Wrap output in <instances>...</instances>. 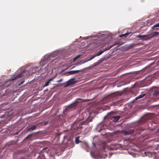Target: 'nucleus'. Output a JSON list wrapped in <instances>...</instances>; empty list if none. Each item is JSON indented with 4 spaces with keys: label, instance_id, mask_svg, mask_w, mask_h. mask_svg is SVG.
Here are the masks:
<instances>
[{
    "label": "nucleus",
    "instance_id": "obj_27",
    "mask_svg": "<svg viewBox=\"0 0 159 159\" xmlns=\"http://www.w3.org/2000/svg\"><path fill=\"white\" fill-rule=\"evenodd\" d=\"M19 133V132H16L14 134H13V135H17Z\"/></svg>",
    "mask_w": 159,
    "mask_h": 159
},
{
    "label": "nucleus",
    "instance_id": "obj_18",
    "mask_svg": "<svg viewBox=\"0 0 159 159\" xmlns=\"http://www.w3.org/2000/svg\"><path fill=\"white\" fill-rule=\"evenodd\" d=\"M1 112H0V113ZM8 113H6L5 114L2 115L0 116V118H7L8 117Z\"/></svg>",
    "mask_w": 159,
    "mask_h": 159
},
{
    "label": "nucleus",
    "instance_id": "obj_21",
    "mask_svg": "<svg viewBox=\"0 0 159 159\" xmlns=\"http://www.w3.org/2000/svg\"><path fill=\"white\" fill-rule=\"evenodd\" d=\"M147 36V35H139L137 37H138L139 38H141V39H143V38L146 37Z\"/></svg>",
    "mask_w": 159,
    "mask_h": 159
},
{
    "label": "nucleus",
    "instance_id": "obj_32",
    "mask_svg": "<svg viewBox=\"0 0 159 159\" xmlns=\"http://www.w3.org/2000/svg\"><path fill=\"white\" fill-rule=\"evenodd\" d=\"M93 145H94V146H95V143H93Z\"/></svg>",
    "mask_w": 159,
    "mask_h": 159
},
{
    "label": "nucleus",
    "instance_id": "obj_2",
    "mask_svg": "<svg viewBox=\"0 0 159 159\" xmlns=\"http://www.w3.org/2000/svg\"><path fill=\"white\" fill-rule=\"evenodd\" d=\"M111 113L110 112L108 113L107 115L104 117V119L106 118H108L114 122H116L120 118V116H112L111 115Z\"/></svg>",
    "mask_w": 159,
    "mask_h": 159
},
{
    "label": "nucleus",
    "instance_id": "obj_17",
    "mask_svg": "<svg viewBox=\"0 0 159 159\" xmlns=\"http://www.w3.org/2000/svg\"><path fill=\"white\" fill-rule=\"evenodd\" d=\"M80 136L76 137L75 139V142L76 144H78L79 143L81 142V141L79 140Z\"/></svg>",
    "mask_w": 159,
    "mask_h": 159
},
{
    "label": "nucleus",
    "instance_id": "obj_12",
    "mask_svg": "<svg viewBox=\"0 0 159 159\" xmlns=\"http://www.w3.org/2000/svg\"><path fill=\"white\" fill-rule=\"evenodd\" d=\"M54 78L49 79L45 83V84L43 86V87H45L46 86H48L50 82Z\"/></svg>",
    "mask_w": 159,
    "mask_h": 159
},
{
    "label": "nucleus",
    "instance_id": "obj_1",
    "mask_svg": "<svg viewBox=\"0 0 159 159\" xmlns=\"http://www.w3.org/2000/svg\"><path fill=\"white\" fill-rule=\"evenodd\" d=\"M38 67L37 66H35L33 68L30 69L29 71L24 70L20 74L16 75L15 77L11 79V80H13L16 79L17 78H20L23 77L24 78H27L32 74H34L38 71Z\"/></svg>",
    "mask_w": 159,
    "mask_h": 159
},
{
    "label": "nucleus",
    "instance_id": "obj_14",
    "mask_svg": "<svg viewBox=\"0 0 159 159\" xmlns=\"http://www.w3.org/2000/svg\"><path fill=\"white\" fill-rule=\"evenodd\" d=\"M156 27H159V22L154 25L152 27V28L154 30H159V28H155Z\"/></svg>",
    "mask_w": 159,
    "mask_h": 159
},
{
    "label": "nucleus",
    "instance_id": "obj_26",
    "mask_svg": "<svg viewBox=\"0 0 159 159\" xmlns=\"http://www.w3.org/2000/svg\"><path fill=\"white\" fill-rule=\"evenodd\" d=\"M62 80V79H60V80H57V82H58V83H59V82H61Z\"/></svg>",
    "mask_w": 159,
    "mask_h": 159
},
{
    "label": "nucleus",
    "instance_id": "obj_10",
    "mask_svg": "<svg viewBox=\"0 0 159 159\" xmlns=\"http://www.w3.org/2000/svg\"><path fill=\"white\" fill-rule=\"evenodd\" d=\"M159 34V33L157 32H153L151 34V36H150L147 38V40L150 39L153 37L158 35Z\"/></svg>",
    "mask_w": 159,
    "mask_h": 159
},
{
    "label": "nucleus",
    "instance_id": "obj_23",
    "mask_svg": "<svg viewBox=\"0 0 159 159\" xmlns=\"http://www.w3.org/2000/svg\"><path fill=\"white\" fill-rule=\"evenodd\" d=\"M80 57V55H78L76 57H75L74 59V60L75 61L76 60L77 58H79Z\"/></svg>",
    "mask_w": 159,
    "mask_h": 159
},
{
    "label": "nucleus",
    "instance_id": "obj_7",
    "mask_svg": "<svg viewBox=\"0 0 159 159\" xmlns=\"http://www.w3.org/2000/svg\"><path fill=\"white\" fill-rule=\"evenodd\" d=\"M134 132V129H131L128 130H124L122 132L123 134L126 136L132 134Z\"/></svg>",
    "mask_w": 159,
    "mask_h": 159
},
{
    "label": "nucleus",
    "instance_id": "obj_15",
    "mask_svg": "<svg viewBox=\"0 0 159 159\" xmlns=\"http://www.w3.org/2000/svg\"><path fill=\"white\" fill-rule=\"evenodd\" d=\"M144 96H145V93H142L141 94H140L137 96L136 97L135 99H138L139 98H143V97H144Z\"/></svg>",
    "mask_w": 159,
    "mask_h": 159
},
{
    "label": "nucleus",
    "instance_id": "obj_35",
    "mask_svg": "<svg viewBox=\"0 0 159 159\" xmlns=\"http://www.w3.org/2000/svg\"><path fill=\"white\" fill-rule=\"evenodd\" d=\"M154 106H151V107H153Z\"/></svg>",
    "mask_w": 159,
    "mask_h": 159
},
{
    "label": "nucleus",
    "instance_id": "obj_28",
    "mask_svg": "<svg viewBox=\"0 0 159 159\" xmlns=\"http://www.w3.org/2000/svg\"><path fill=\"white\" fill-rule=\"evenodd\" d=\"M24 82V81H21L20 84V85L22 84Z\"/></svg>",
    "mask_w": 159,
    "mask_h": 159
},
{
    "label": "nucleus",
    "instance_id": "obj_5",
    "mask_svg": "<svg viewBox=\"0 0 159 159\" xmlns=\"http://www.w3.org/2000/svg\"><path fill=\"white\" fill-rule=\"evenodd\" d=\"M150 119V116L148 115H145L141 118L139 120V123L143 124Z\"/></svg>",
    "mask_w": 159,
    "mask_h": 159
},
{
    "label": "nucleus",
    "instance_id": "obj_33",
    "mask_svg": "<svg viewBox=\"0 0 159 159\" xmlns=\"http://www.w3.org/2000/svg\"><path fill=\"white\" fill-rule=\"evenodd\" d=\"M100 130H98V132H100Z\"/></svg>",
    "mask_w": 159,
    "mask_h": 159
},
{
    "label": "nucleus",
    "instance_id": "obj_36",
    "mask_svg": "<svg viewBox=\"0 0 159 159\" xmlns=\"http://www.w3.org/2000/svg\"><path fill=\"white\" fill-rule=\"evenodd\" d=\"M0 159H1V158H0Z\"/></svg>",
    "mask_w": 159,
    "mask_h": 159
},
{
    "label": "nucleus",
    "instance_id": "obj_4",
    "mask_svg": "<svg viewBox=\"0 0 159 159\" xmlns=\"http://www.w3.org/2000/svg\"><path fill=\"white\" fill-rule=\"evenodd\" d=\"M115 45V44L113 45L110 47L109 48H105V49L103 51L100 50L99 52L96 53L95 55L94 56H93L91 58H90L88 60V61H89L90 60H91L92 59H93V58H94L95 57L98 56L100 55L102 53H103L104 51L110 49L111 48H112L113 46H114Z\"/></svg>",
    "mask_w": 159,
    "mask_h": 159
},
{
    "label": "nucleus",
    "instance_id": "obj_13",
    "mask_svg": "<svg viewBox=\"0 0 159 159\" xmlns=\"http://www.w3.org/2000/svg\"><path fill=\"white\" fill-rule=\"evenodd\" d=\"M37 126L36 125H33L31 127L27 129V130L28 131H30V130H33L36 129Z\"/></svg>",
    "mask_w": 159,
    "mask_h": 159
},
{
    "label": "nucleus",
    "instance_id": "obj_3",
    "mask_svg": "<svg viewBox=\"0 0 159 159\" xmlns=\"http://www.w3.org/2000/svg\"><path fill=\"white\" fill-rule=\"evenodd\" d=\"M78 102L77 101H75V102L69 105L65 109V110L63 111V113H64L65 112H67L73 110L75 109V107L78 104Z\"/></svg>",
    "mask_w": 159,
    "mask_h": 159
},
{
    "label": "nucleus",
    "instance_id": "obj_16",
    "mask_svg": "<svg viewBox=\"0 0 159 159\" xmlns=\"http://www.w3.org/2000/svg\"><path fill=\"white\" fill-rule=\"evenodd\" d=\"M46 59L45 58L43 59L42 61H41L40 62V65H42V66H43V65L45 64V61H46Z\"/></svg>",
    "mask_w": 159,
    "mask_h": 159
},
{
    "label": "nucleus",
    "instance_id": "obj_25",
    "mask_svg": "<svg viewBox=\"0 0 159 159\" xmlns=\"http://www.w3.org/2000/svg\"><path fill=\"white\" fill-rule=\"evenodd\" d=\"M84 145H85V146L86 147H88V145L87 143H84Z\"/></svg>",
    "mask_w": 159,
    "mask_h": 159
},
{
    "label": "nucleus",
    "instance_id": "obj_6",
    "mask_svg": "<svg viewBox=\"0 0 159 159\" xmlns=\"http://www.w3.org/2000/svg\"><path fill=\"white\" fill-rule=\"evenodd\" d=\"M74 79H70L68 80L66 84L64 86V87H67L71 85L75 84V82L74 81Z\"/></svg>",
    "mask_w": 159,
    "mask_h": 159
},
{
    "label": "nucleus",
    "instance_id": "obj_11",
    "mask_svg": "<svg viewBox=\"0 0 159 159\" xmlns=\"http://www.w3.org/2000/svg\"><path fill=\"white\" fill-rule=\"evenodd\" d=\"M80 72H81L80 70H72L68 72V73L70 75H73Z\"/></svg>",
    "mask_w": 159,
    "mask_h": 159
},
{
    "label": "nucleus",
    "instance_id": "obj_8",
    "mask_svg": "<svg viewBox=\"0 0 159 159\" xmlns=\"http://www.w3.org/2000/svg\"><path fill=\"white\" fill-rule=\"evenodd\" d=\"M123 93V92H117L111 94L110 96L111 98H115L121 95Z\"/></svg>",
    "mask_w": 159,
    "mask_h": 159
},
{
    "label": "nucleus",
    "instance_id": "obj_30",
    "mask_svg": "<svg viewBox=\"0 0 159 159\" xmlns=\"http://www.w3.org/2000/svg\"><path fill=\"white\" fill-rule=\"evenodd\" d=\"M157 132H159V128L157 129Z\"/></svg>",
    "mask_w": 159,
    "mask_h": 159
},
{
    "label": "nucleus",
    "instance_id": "obj_24",
    "mask_svg": "<svg viewBox=\"0 0 159 159\" xmlns=\"http://www.w3.org/2000/svg\"><path fill=\"white\" fill-rule=\"evenodd\" d=\"M48 121H46V122H43V125H45L48 123Z\"/></svg>",
    "mask_w": 159,
    "mask_h": 159
},
{
    "label": "nucleus",
    "instance_id": "obj_22",
    "mask_svg": "<svg viewBox=\"0 0 159 159\" xmlns=\"http://www.w3.org/2000/svg\"><path fill=\"white\" fill-rule=\"evenodd\" d=\"M35 133V132L34 133H32V134H29L27 137H26L25 138V139H28L31 136L34 134Z\"/></svg>",
    "mask_w": 159,
    "mask_h": 159
},
{
    "label": "nucleus",
    "instance_id": "obj_31",
    "mask_svg": "<svg viewBox=\"0 0 159 159\" xmlns=\"http://www.w3.org/2000/svg\"><path fill=\"white\" fill-rule=\"evenodd\" d=\"M47 148H43V149L42 150H44V149H47Z\"/></svg>",
    "mask_w": 159,
    "mask_h": 159
},
{
    "label": "nucleus",
    "instance_id": "obj_20",
    "mask_svg": "<svg viewBox=\"0 0 159 159\" xmlns=\"http://www.w3.org/2000/svg\"><path fill=\"white\" fill-rule=\"evenodd\" d=\"M153 95L156 97L159 96V92L155 91L154 93H153Z\"/></svg>",
    "mask_w": 159,
    "mask_h": 159
},
{
    "label": "nucleus",
    "instance_id": "obj_19",
    "mask_svg": "<svg viewBox=\"0 0 159 159\" xmlns=\"http://www.w3.org/2000/svg\"><path fill=\"white\" fill-rule=\"evenodd\" d=\"M131 33L130 32H129V33H125V34H121V35L120 37H122L123 36H125V37H127V36L129 34H130Z\"/></svg>",
    "mask_w": 159,
    "mask_h": 159
},
{
    "label": "nucleus",
    "instance_id": "obj_34",
    "mask_svg": "<svg viewBox=\"0 0 159 159\" xmlns=\"http://www.w3.org/2000/svg\"><path fill=\"white\" fill-rule=\"evenodd\" d=\"M75 122H76V121H75L74 122V123H75Z\"/></svg>",
    "mask_w": 159,
    "mask_h": 159
},
{
    "label": "nucleus",
    "instance_id": "obj_29",
    "mask_svg": "<svg viewBox=\"0 0 159 159\" xmlns=\"http://www.w3.org/2000/svg\"><path fill=\"white\" fill-rule=\"evenodd\" d=\"M76 99L78 100V99H82L80 98H77Z\"/></svg>",
    "mask_w": 159,
    "mask_h": 159
},
{
    "label": "nucleus",
    "instance_id": "obj_9",
    "mask_svg": "<svg viewBox=\"0 0 159 159\" xmlns=\"http://www.w3.org/2000/svg\"><path fill=\"white\" fill-rule=\"evenodd\" d=\"M67 146L69 148L73 147L74 146V143L73 141L71 140H68L67 143Z\"/></svg>",
    "mask_w": 159,
    "mask_h": 159
}]
</instances>
